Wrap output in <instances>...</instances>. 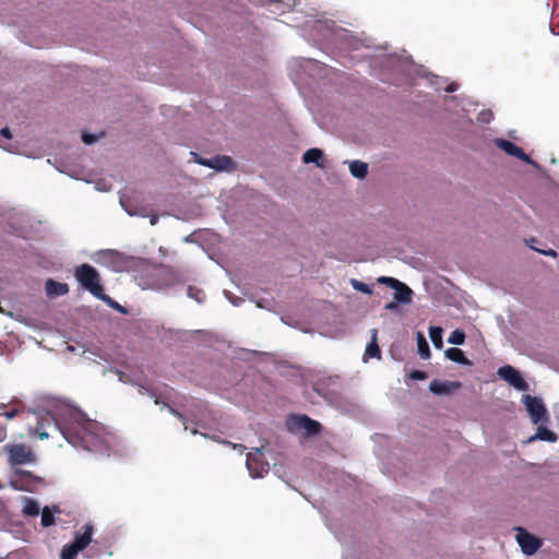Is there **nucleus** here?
<instances>
[{"instance_id": "obj_1", "label": "nucleus", "mask_w": 559, "mask_h": 559, "mask_svg": "<svg viewBox=\"0 0 559 559\" xmlns=\"http://www.w3.org/2000/svg\"><path fill=\"white\" fill-rule=\"evenodd\" d=\"M311 35L319 40L331 45L336 57H326L337 63L349 67L355 62L367 59L370 74L383 83L402 85L415 84L417 76L426 78L429 85L436 91L443 88L445 79L428 72L423 66L415 64L412 56L397 53H383L384 46L372 45L371 38L365 33L355 34L328 19L316 20L310 25Z\"/></svg>"}, {"instance_id": "obj_2", "label": "nucleus", "mask_w": 559, "mask_h": 559, "mask_svg": "<svg viewBox=\"0 0 559 559\" xmlns=\"http://www.w3.org/2000/svg\"><path fill=\"white\" fill-rule=\"evenodd\" d=\"M36 427L32 433L39 439H48V427H53L75 449L110 456L119 444L118 437L108 428L92 420L74 404L57 399H48L29 408Z\"/></svg>"}, {"instance_id": "obj_3", "label": "nucleus", "mask_w": 559, "mask_h": 559, "mask_svg": "<svg viewBox=\"0 0 559 559\" xmlns=\"http://www.w3.org/2000/svg\"><path fill=\"white\" fill-rule=\"evenodd\" d=\"M150 281V288L166 295L177 294L187 282L182 274L164 265L154 271Z\"/></svg>"}, {"instance_id": "obj_4", "label": "nucleus", "mask_w": 559, "mask_h": 559, "mask_svg": "<svg viewBox=\"0 0 559 559\" xmlns=\"http://www.w3.org/2000/svg\"><path fill=\"white\" fill-rule=\"evenodd\" d=\"M292 66L298 67V81H302L304 75L309 76L312 80L328 79L336 71L332 64L316 58H300L294 60Z\"/></svg>"}, {"instance_id": "obj_5", "label": "nucleus", "mask_w": 559, "mask_h": 559, "mask_svg": "<svg viewBox=\"0 0 559 559\" xmlns=\"http://www.w3.org/2000/svg\"><path fill=\"white\" fill-rule=\"evenodd\" d=\"M287 431L305 438L319 436L322 425L306 414H290L286 419Z\"/></svg>"}, {"instance_id": "obj_6", "label": "nucleus", "mask_w": 559, "mask_h": 559, "mask_svg": "<svg viewBox=\"0 0 559 559\" xmlns=\"http://www.w3.org/2000/svg\"><path fill=\"white\" fill-rule=\"evenodd\" d=\"M74 277L79 284L95 298L104 290L98 271L91 264L83 263L75 267Z\"/></svg>"}, {"instance_id": "obj_7", "label": "nucleus", "mask_w": 559, "mask_h": 559, "mask_svg": "<svg viewBox=\"0 0 559 559\" xmlns=\"http://www.w3.org/2000/svg\"><path fill=\"white\" fill-rule=\"evenodd\" d=\"M44 483L43 478L32 472L15 468L10 477V487L19 491L34 492Z\"/></svg>"}, {"instance_id": "obj_8", "label": "nucleus", "mask_w": 559, "mask_h": 559, "mask_svg": "<svg viewBox=\"0 0 559 559\" xmlns=\"http://www.w3.org/2000/svg\"><path fill=\"white\" fill-rule=\"evenodd\" d=\"M0 148L10 154L27 158H40L45 154V148L40 145V142H0Z\"/></svg>"}, {"instance_id": "obj_9", "label": "nucleus", "mask_w": 559, "mask_h": 559, "mask_svg": "<svg viewBox=\"0 0 559 559\" xmlns=\"http://www.w3.org/2000/svg\"><path fill=\"white\" fill-rule=\"evenodd\" d=\"M190 155L194 163L214 169L215 171L233 173L237 169L236 163L228 155H214L209 158L202 157L195 152H190Z\"/></svg>"}, {"instance_id": "obj_10", "label": "nucleus", "mask_w": 559, "mask_h": 559, "mask_svg": "<svg viewBox=\"0 0 559 559\" xmlns=\"http://www.w3.org/2000/svg\"><path fill=\"white\" fill-rule=\"evenodd\" d=\"M523 404L533 424H545L549 421V415L543 400L538 396L523 395Z\"/></svg>"}, {"instance_id": "obj_11", "label": "nucleus", "mask_w": 559, "mask_h": 559, "mask_svg": "<svg viewBox=\"0 0 559 559\" xmlns=\"http://www.w3.org/2000/svg\"><path fill=\"white\" fill-rule=\"evenodd\" d=\"M3 451L8 454L11 466L35 462V455L25 444H5Z\"/></svg>"}, {"instance_id": "obj_12", "label": "nucleus", "mask_w": 559, "mask_h": 559, "mask_svg": "<svg viewBox=\"0 0 559 559\" xmlns=\"http://www.w3.org/2000/svg\"><path fill=\"white\" fill-rule=\"evenodd\" d=\"M262 449L255 448L254 452L247 454L246 466L249 475L253 479L262 478L270 471V465L262 459Z\"/></svg>"}, {"instance_id": "obj_13", "label": "nucleus", "mask_w": 559, "mask_h": 559, "mask_svg": "<svg viewBox=\"0 0 559 559\" xmlns=\"http://www.w3.org/2000/svg\"><path fill=\"white\" fill-rule=\"evenodd\" d=\"M444 105L449 110L460 109L463 112V117H466L471 122H473V119L469 115L475 112L479 106L477 102L465 95L445 96Z\"/></svg>"}, {"instance_id": "obj_14", "label": "nucleus", "mask_w": 559, "mask_h": 559, "mask_svg": "<svg viewBox=\"0 0 559 559\" xmlns=\"http://www.w3.org/2000/svg\"><path fill=\"white\" fill-rule=\"evenodd\" d=\"M497 374L500 379L506 381L509 385L513 386L518 391L526 392L530 390V385L521 372L511 365L500 367L497 371Z\"/></svg>"}, {"instance_id": "obj_15", "label": "nucleus", "mask_w": 559, "mask_h": 559, "mask_svg": "<svg viewBox=\"0 0 559 559\" xmlns=\"http://www.w3.org/2000/svg\"><path fill=\"white\" fill-rule=\"evenodd\" d=\"M514 530L516 531L515 538L522 552L525 556L535 555L542 547V540L527 532L524 527L518 526Z\"/></svg>"}, {"instance_id": "obj_16", "label": "nucleus", "mask_w": 559, "mask_h": 559, "mask_svg": "<svg viewBox=\"0 0 559 559\" xmlns=\"http://www.w3.org/2000/svg\"><path fill=\"white\" fill-rule=\"evenodd\" d=\"M95 261L108 267L116 269L121 263V254L112 249H104L96 253Z\"/></svg>"}, {"instance_id": "obj_17", "label": "nucleus", "mask_w": 559, "mask_h": 559, "mask_svg": "<svg viewBox=\"0 0 559 559\" xmlns=\"http://www.w3.org/2000/svg\"><path fill=\"white\" fill-rule=\"evenodd\" d=\"M461 386V383L457 381H439V380H432L429 384V391L435 395H448L450 394L454 389H459Z\"/></svg>"}, {"instance_id": "obj_18", "label": "nucleus", "mask_w": 559, "mask_h": 559, "mask_svg": "<svg viewBox=\"0 0 559 559\" xmlns=\"http://www.w3.org/2000/svg\"><path fill=\"white\" fill-rule=\"evenodd\" d=\"M503 152L509 155L516 156L521 160L533 164L531 157L519 147L515 142H495Z\"/></svg>"}, {"instance_id": "obj_19", "label": "nucleus", "mask_w": 559, "mask_h": 559, "mask_svg": "<svg viewBox=\"0 0 559 559\" xmlns=\"http://www.w3.org/2000/svg\"><path fill=\"white\" fill-rule=\"evenodd\" d=\"M46 295L49 298H56L59 296H64L69 293V286L67 283L57 282L52 278H49L45 283Z\"/></svg>"}, {"instance_id": "obj_20", "label": "nucleus", "mask_w": 559, "mask_h": 559, "mask_svg": "<svg viewBox=\"0 0 559 559\" xmlns=\"http://www.w3.org/2000/svg\"><path fill=\"white\" fill-rule=\"evenodd\" d=\"M538 425L536 432L527 439V443H532L536 440L554 443L558 440V436L555 431L545 427L544 424Z\"/></svg>"}, {"instance_id": "obj_21", "label": "nucleus", "mask_w": 559, "mask_h": 559, "mask_svg": "<svg viewBox=\"0 0 559 559\" xmlns=\"http://www.w3.org/2000/svg\"><path fill=\"white\" fill-rule=\"evenodd\" d=\"M93 525L90 523L84 524L83 532L76 533L72 543L79 548L81 551L84 550L90 543L92 542L93 535Z\"/></svg>"}, {"instance_id": "obj_22", "label": "nucleus", "mask_w": 559, "mask_h": 559, "mask_svg": "<svg viewBox=\"0 0 559 559\" xmlns=\"http://www.w3.org/2000/svg\"><path fill=\"white\" fill-rule=\"evenodd\" d=\"M313 120L318 123L320 128H326L329 122H333L335 119V115L330 106L321 107L318 109V114L313 112V109L310 108Z\"/></svg>"}, {"instance_id": "obj_23", "label": "nucleus", "mask_w": 559, "mask_h": 559, "mask_svg": "<svg viewBox=\"0 0 559 559\" xmlns=\"http://www.w3.org/2000/svg\"><path fill=\"white\" fill-rule=\"evenodd\" d=\"M302 162L305 164H316L319 168H324L322 150L317 147L307 150L302 155Z\"/></svg>"}, {"instance_id": "obj_24", "label": "nucleus", "mask_w": 559, "mask_h": 559, "mask_svg": "<svg viewBox=\"0 0 559 559\" xmlns=\"http://www.w3.org/2000/svg\"><path fill=\"white\" fill-rule=\"evenodd\" d=\"M444 355L448 359L462 366H472V361L465 356L464 352L457 347L445 349Z\"/></svg>"}, {"instance_id": "obj_25", "label": "nucleus", "mask_w": 559, "mask_h": 559, "mask_svg": "<svg viewBox=\"0 0 559 559\" xmlns=\"http://www.w3.org/2000/svg\"><path fill=\"white\" fill-rule=\"evenodd\" d=\"M120 205L129 216L147 217L150 210L146 206H139L128 203L120 198Z\"/></svg>"}, {"instance_id": "obj_26", "label": "nucleus", "mask_w": 559, "mask_h": 559, "mask_svg": "<svg viewBox=\"0 0 559 559\" xmlns=\"http://www.w3.org/2000/svg\"><path fill=\"white\" fill-rule=\"evenodd\" d=\"M394 289V299L400 301L402 305H408L412 302L413 290L403 282H401V286H395Z\"/></svg>"}, {"instance_id": "obj_27", "label": "nucleus", "mask_w": 559, "mask_h": 559, "mask_svg": "<svg viewBox=\"0 0 559 559\" xmlns=\"http://www.w3.org/2000/svg\"><path fill=\"white\" fill-rule=\"evenodd\" d=\"M23 503L22 513L24 516L36 518L39 515L40 507L37 500L29 497H23Z\"/></svg>"}, {"instance_id": "obj_28", "label": "nucleus", "mask_w": 559, "mask_h": 559, "mask_svg": "<svg viewBox=\"0 0 559 559\" xmlns=\"http://www.w3.org/2000/svg\"><path fill=\"white\" fill-rule=\"evenodd\" d=\"M349 164L350 175L357 179H365L368 175V164L361 160L347 162Z\"/></svg>"}, {"instance_id": "obj_29", "label": "nucleus", "mask_w": 559, "mask_h": 559, "mask_svg": "<svg viewBox=\"0 0 559 559\" xmlns=\"http://www.w3.org/2000/svg\"><path fill=\"white\" fill-rule=\"evenodd\" d=\"M381 350L377 343V330H372L371 342L367 344L364 358H380Z\"/></svg>"}, {"instance_id": "obj_30", "label": "nucleus", "mask_w": 559, "mask_h": 559, "mask_svg": "<svg viewBox=\"0 0 559 559\" xmlns=\"http://www.w3.org/2000/svg\"><path fill=\"white\" fill-rule=\"evenodd\" d=\"M60 512L59 510V507H45L41 511H40V515H41V525L44 527H49L51 525L55 524L56 520H55V515L56 513Z\"/></svg>"}, {"instance_id": "obj_31", "label": "nucleus", "mask_w": 559, "mask_h": 559, "mask_svg": "<svg viewBox=\"0 0 559 559\" xmlns=\"http://www.w3.org/2000/svg\"><path fill=\"white\" fill-rule=\"evenodd\" d=\"M417 353L423 359L430 358V347L429 344L425 337V335L421 332L417 333Z\"/></svg>"}, {"instance_id": "obj_32", "label": "nucleus", "mask_w": 559, "mask_h": 559, "mask_svg": "<svg viewBox=\"0 0 559 559\" xmlns=\"http://www.w3.org/2000/svg\"><path fill=\"white\" fill-rule=\"evenodd\" d=\"M429 337L436 348H442L443 346V329L441 326H430Z\"/></svg>"}, {"instance_id": "obj_33", "label": "nucleus", "mask_w": 559, "mask_h": 559, "mask_svg": "<svg viewBox=\"0 0 559 559\" xmlns=\"http://www.w3.org/2000/svg\"><path fill=\"white\" fill-rule=\"evenodd\" d=\"M191 433L192 435H198L199 430L198 429H192ZM200 435L203 436L204 438L212 439V440H214L216 442H219L222 444L231 447L234 450H238L240 453H242L246 450L245 445L238 444V443H233V442L227 441V440H221L215 435H207V433H201V432H200Z\"/></svg>"}, {"instance_id": "obj_34", "label": "nucleus", "mask_w": 559, "mask_h": 559, "mask_svg": "<svg viewBox=\"0 0 559 559\" xmlns=\"http://www.w3.org/2000/svg\"><path fill=\"white\" fill-rule=\"evenodd\" d=\"M96 298L104 301L110 308L117 310L118 312H120L122 314H127V312H128L126 307L121 306L119 302L114 300L110 296L106 295L104 293V290Z\"/></svg>"}, {"instance_id": "obj_35", "label": "nucleus", "mask_w": 559, "mask_h": 559, "mask_svg": "<svg viewBox=\"0 0 559 559\" xmlns=\"http://www.w3.org/2000/svg\"><path fill=\"white\" fill-rule=\"evenodd\" d=\"M80 551L81 550L79 548H76V546L71 542L69 544H66L62 547L60 558L61 559H75V557L78 556V554Z\"/></svg>"}, {"instance_id": "obj_36", "label": "nucleus", "mask_w": 559, "mask_h": 559, "mask_svg": "<svg viewBox=\"0 0 559 559\" xmlns=\"http://www.w3.org/2000/svg\"><path fill=\"white\" fill-rule=\"evenodd\" d=\"M350 285L355 290L364 293L366 295H371L373 292V285L366 284L356 278L350 280Z\"/></svg>"}, {"instance_id": "obj_37", "label": "nucleus", "mask_w": 559, "mask_h": 559, "mask_svg": "<svg viewBox=\"0 0 559 559\" xmlns=\"http://www.w3.org/2000/svg\"><path fill=\"white\" fill-rule=\"evenodd\" d=\"M187 296L191 299H194L198 304H203L205 301L204 292L193 286H188Z\"/></svg>"}, {"instance_id": "obj_38", "label": "nucleus", "mask_w": 559, "mask_h": 559, "mask_svg": "<svg viewBox=\"0 0 559 559\" xmlns=\"http://www.w3.org/2000/svg\"><path fill=\"white\" fill-rule=\"evenodd\" d=\"M465 338V332L463 330L456 329L450 334L448 342L453 345H462L464 344Z\"/></svg>"}, {"instance_id": "obj_39", "label": "nucleus", "mask_w": 559, "mask_h": 559, "mask_svg": "<svg viewBox=\"0 0 559 559\" xmlns=\"http://www.w3.org/2000/svg\"><path fill=\"white\" fill-rule=\"evenodd\" d=\"M493 119V112L490 109H481L476 116L478 124H488Z\"/></svg>"}, {"instance_id": "obj_40", "label": "nucleus", "mask_w": 559, "mask_h": 559, "mask_svg": "<svg viewBox=\"0 0 559 559\" xmlns=\"http://www.w3.org/2000/svg\"><path fill=\"white\" fill-rule=\"evenodd\" d=\"M86 182L92 183L91 180H86ZM93 183H94L95 190L99 191V192H108L112 188V185L104 178L97 179V180L93 181Z\"/></svg>"}, {"instance_id": "obj_41", "label": "nucleus", "mask_w": 559, "mask_h": 559, "mask_svg": "<svg viewBox=\"0 0 559 559\" xmlns=\"http://www.w3.org/2000/svg\"><path fill=\"white\" fill-rule=\"evenodd\" d=\"M538 241L535 239V238H530L528 240H526V243L528 245V247L536 251V252H539L540 254L543 255H547V257H557V251L554 250V249H540V248H537V247H534L533 243H537Z\"/></svg>"}, {"instance_id": "obj_42", "label": "nucleus", "mask_w": 559, "mask_h": 559, "mask_svg": "<svg viewBox=\"0 0 559 559\" xmlns=\"http://www.w3.org/2000/svg\"><path fill=\"white\" fill-rule=\"evenodd\" d=\"M106 134L100 131L98 133H93V132H88L87 130H82L81 132V139L82 141H85V140H102L103 138H105Z\"/></svg>"}, {"instance_id": "obj_43", "label": "nucleus", "mask_w": 559, "mask_h": 559, "mask_svg": "<svg viewBox=\"0 0 559 559\" xmlns=\"http://www.w3.org/2000/svg\"><path fill=\"white\" fill-rule=\"evenodd\" d=\"M378 283L384 284L390 288H396L395 286H401V281L390 277V276H381L378 278Z\"/></svg>"}, {"instance_id": "obj_44", "label": "nucleus", "mask_w": 559, "mask_h": 559, "mask_svg": "<svg viewBox=\"0 0 559 559\" xmlns=\"http://www.w3.org/2000/svg\"><path fill=\"white\" fill-rule=\"evenodd\" d=\"M163 405L165 407H167L169 409V412L173 415H175L182 423L185 430H188V419H187L186 415L181 414L180 412H178L177 409H175L174 407L169 406L166 403H164Z\"/></svg>"}, {"instance_id": "obj_45", "label": "nucleus", "mask_w": 559, "mask_h": 559, "mask_svg": "<svg viewBox=\"0 0 559 559\" xmlns=\"http://www.w3.org/2000/svg\"><path fill=\"white\" fill-rule=\"evenodd\" d=\"M7 316H9L10 318L25 324L26 326H32V320L29 318H26L25 316L21 314V313H14L12 311H9L7 312Z\"/></svg>"}, {"instance_id": "obj_46", "label": "nucleus", "mask_w": 559, "mask_h": 559, "mask_svg": "<svg viewBox=\"0 0 559 559\" xmlns=\"http://www.w3.org/2000/svg\"><path fill=\"white\" fill-rule=\"evenodd\" d=\"M283 0H262L261 5L269 7L272 12H276L280 7H282Z\"/></svg>"}, {"instance_id": "obj_47", "label": "nucleus", "mask_w": 559, "mask_h": 559, "mask_svg": "<svg viewBox=\"0 0 559 559\" xmlns=\"http://www.w3.org/2000/svg\"><path fill=\"white\" fill-rule=\"evenodd\" d=\"M139 393L140 394H146L151 399H154L155 404H159L160 403V401H159L158 396L156 395V393L152 389H150L147 386L139 385Z\"/></svg>"}, {"instance_id": "obj_48", "label": "nucleus", "mask_w": 559, "mask_h": 559, "mask_svg": "<svg viewBox=\"0 0 559 559\" xmlns=\"http://www.w3.org/2000/svg\"><path fill=\"white\" fill-rule=\"evenodd\" d=\"M408 377L411 380L419 381L427 379V373L423 370L415 369L409 372Z\"/></svg>"}, {"instance_id": "obj_49", "label": "nucleus", "mask_w": 559, "mask_h": 559, "mask_svg": "<svg viewBox=\"0 0 559 559\" xmlns=\"http://www.w3.org/2000/svg\"><path fill=\"white\" fill-rule=\"evenodd\" d=\"M0 135L4 140H12L13 139V133H12V131H11L9 126H4V127L0 128Z\"/></svg>"}, {"instance_id": "obj_50", "label": "nucleus", "mask_w": 559, "mask_h": 559, "mask_svg": "<svg viewBox=\"0 0 559 559\" xmlns=\"http://www.w3.org/2000/svg\"><path fill=\"white\" fill-rule=\"evenodd\" d=\"M224 294H225L226 298H227V299H228V300H229L234 306H239V305L243 301V299H242V298H240V297H236V298H234V297L231 296V293H229V292H227V290H224Z\"/></svg>"}, {"instance_id": "obj_51", "label": "nucleus", "mask_w": 559, "mask_h": 559, "mask_svg": "<svg viewBox=\"0 0 559 559\" xmlns=\"http://www.w3.org/2000/svg\"><path fill=\"white\" fill-rule=\"evenodd\" d=\"M444 92L451 94L459 90V84L456 82H450L442 88Z\"/></svg>"}, {"instance_id": "obj_52", "label": "nucleus", "mask_w": 559, "mask_h": 559, "mask_svg": "<svg viewBox=\"0 0 559 559\" xmlns=\"http://www.w3.org/2000/svg\"><path fill=\"white\" fill-rule=\"evenodd\" d=\"M400 304H401L400 301H397V300H395V299H394V300H392V301L388 302V304L384 306V309H385V310H390V311H396V310L399 309V305H400Z\"/></svg>"}, {"instance_id": "obj_53", "label": "nucleus", "mask_w": 559, "mask_h": 559, "mask_svg": "<svg viewBox=\"0 0 559 559\" xmlns=\"http://www.w3.org/2000/svg\"><path fill=\"white\" fill-rule=\"evenodd\" d=\"M150 218V224L152 226L156 225L158 223V219H159V215L156 214V213H152L151 211L148 212V216Z\"/></svg>"}, {"instance_id": "obj_54", "label": "nucleus", "mask_w": 559, "mask_h": 559, "mask_svg": "<svg viewBox=\"0 0 559 559\" xmlns=\"http://www.w3.org/2000/svg\"><path fill=\"white\" fill-rule=\"evenodd\" d=\"M19 414V409H11V411H8V412H4L3 413V416L8 419H13L15 416H17Z\"/></svg>"}, {"instance_id": "obj_55", "label": "nucleus", "mask_w": 559, "mask_h": 559, "mask_svg": "<svg viewBox=\"0 0 559 559\" xmlns=\"http://www.w3.org/2000/svg\"><path fill=\"white\" fill-rule=\"evenodd\" d=\"M191 416L193 417V423L199 426V427H204L203 424H202V420L201 418L198 417V415L194 413V412H191Z\"/></svg>"}, {"instance_id": "obj_56", "label": "nucleus", "mask_w": 559, "mask_h": 559, "mask_svg": "<svg viewBox=\"0 0 559 559\" xmlns=\"http://www.w3.org/2000/svg\"><path fill=\"white\" fill-rule=\"evenodd\" d=\"M508 136L510 138V140L512 141H515V140H519V138L516 136V131L515 130H510L508 132Z\"/></svg>"}, {"instance_id": "obj_57", "label": "nucleus", "mask_w": 559, "mask_h": 559, "mask_svg": "<svg viewBox=\"0 0 559 559\" xmlns=\"http://www.w3.org/2000/svg\"><path fill=\"white\" fill-rule=\"evenodd\" d=\"M7 438V430L4 427L0 426V442H2Z\"/></svg>"}, {"instance_id": "obj_58", "label": "nucleus", "mask_w": 559, "mask_h": 559, "mask_svg": "<svg viewBox=\"0 0 559 559\" xmlns=\"http://www.w3.org/2000/svg\"><path fill=\"white\" fill-rule=\"evenodd\" d=\"M185 241L186 242H191L192 241V235H189L185 238Z\"/></svg>"}, {"instance_id": "obj_59", "label": "nucleus", "mask_w": 559, "mask_h": 559, "mask_svg": "<svg viewBox=\"0 0 559 559\" xmlns=\"http://www.w3.org/2000/svg\"><path fill=\"white\" fill-rule=\"evenodd\" d=\"M119 373V380L124 382V374L122 372H118Z\"/></svg>"}, {"instance_id": "obj_60", "label": "nucleus", "mask_w": 559, "mask_h": 559, "mask_svg": "<svg viewBox=\"0 0 559 559\" xmlns=\"http://www.w3.org/2000/svg\"><path fill=\"white\" fill-rule=\"evenodd\" d=\"M550 32H551L554 35H559V32L557 33V32L555 31V28H554L551 25H550Z\"/></svg>"}, {"instance_id": "obj_61", "label": "nucleus", "mask_w": 559, "mask_h": 559, "mask_svg": "<svg viewBox=\"0 0 559 559\" xmlns=\"http://www.w3.org/2000/svg\"><path fill=\"white\" fill-rule=\"evenodd\" d=\"M258 307H260V308H264L265 306H264L261 301H259V302H258Z\"/></svg>"}, {"instance_id": "obj_62", "label": "nucleus", "mask_w": 559, "mask_h": 559, "mask_svg": "<svg viewBox=\"0 0 559 559\" xmlns=\"http://www.w3.org/2000/svg\"><path fill=\"white\" fill-rule=\"evenodd\" d=\"M493 140L500 141V140H504V139L503 138H495Z\"/></svg>"}, {"instance_id": "obj_63", "label": "nucleus", "mask_w": 559, "mask_h": 559, "mask_svg": "<svg viewBox=\"0 0 559 559\" xmlns=\"http://www.w3.org/2000/svg\"><path fill=\"white\" fill-rule=\"evenodd\" d=\"M85 144H93L94 142H90V141H86L84 142Z\"/></svg>"}, {"instance_id": "obj_64", "label": "nucleus", "mask_w": 559, "mask_h": 559, "mask_svg": "<svg viewBox=\"0 0 559 559\" xmlns=\"http://www.w3.org/2000/svg\"><path fill=\"white\" fill-rule=\"evenodd\" d=\"M2 488H3V486H2V484L0 483V489H2Z\"/></svg>"}]
</instances>
